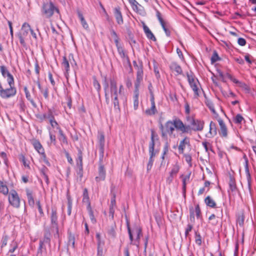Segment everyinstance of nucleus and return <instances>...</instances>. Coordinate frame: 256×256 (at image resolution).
I'll return each mask as SVG.
<instances>
[{
    "instance_id": "obj_1",
    "label": "nucleus",
    "mask_w": 256,
    "mask_h": 256,
    "mask_svg": "<svg viewBox=\"0 0 256 256\" xmlns=\"http://www.w3.org/2000/svg\"><path fill=\"white\" fill-rule=\"evenodd\" d=\"M184 124L178 118H175L172 121L169 120L167 121L164 124L162 122L160 124V129L161 131V136L164 138L167 139L168 136H172L175 128L178 130H180L183 133L186 132L184 129Z\"/></svg>"
},
{
    "instance_id": "obj_2",
    "label": "nucleus",
    "mask_w": 256,
    "mask_h": 256,
    "mask_svg": "<svg viewBox=\"0 0 256 256\" xmlns=\"http://www.w3.org/2000/svg\"><path fill=\"white\" fill-rule=\"evenodd\" d=\"M110 97L114 108L116 112H120V100L122 98V95L120 96L118 93L116 80L114 78H110Z\"/></svg>"
},
{
    "instance_id": "obj_3",
    "label": "nucleus",
    "mask_w": 256,
    "mask_h": 256,
    "mask_svg": "<svg viewBox=\"0 0 256 256\" xmlns=\"http://www.w3.org/2000/svg\"><path fill=\"white\" fill-rule=\"evenodd\" d=\"M55 12L58 14H60L58 8L52 0L43 2L41 7V14L44 18L50 19Z\"/></svg>"
},
{
    "instance_id": "obj_4",
    "label": "nucleus",
    "mask_w": 256,
    "mask_h": 256,
    "mask_svg": "<svg viewBox=\"0 0 256 256\" xmlns=\"http://www.w3.org/2000/svg\"><path fill=\"white\" fill-rule=\"evenodd\" d=\"M204 122L201 121L199 120L194 119V124L192 123L190 126V125H186L184 124V129L186 132H183V133H190L192 132V130L194 131H202L204 128Z\"/></svg>"
},
{
    "instance_id": "obj_5",
    "label": "nucleus",
    "mask_w": 256,
    "mask_h": 256,
    "mask_svg": "<svg viewBox=\"0 0 256 256\" xmlns=\"http://www.w3.org/2000/svg\"><path fill=\"white\" fill-rule=\"evenodd\" d=\"M8 200L9 204L14 208H18L20 207V200L16 191L11 190L8 194Z\"/></svg>"
},
{
    "instance_id": "obj_6",
    "label": "nucleus",
    "mask_w": 256,
    "mask_h": 256,
    "mask_svg": "<svg viewBox=\"0 0 256 256\" xmlns=\"http://www.w3.org/2000/svg\"><path fill=\"white\" fill-rule=\"evenodd\" d=\"M32 144L34 146V149L38 152L42 156L44 162L48 165L50 166V162H48L46 154L44 152V150L41 144L40 141L38 140H33L32 141Z\"/></svg>"
},
{
    "instance_id": "obj_7",
    "label": "nucleus",
    "mask_w": 256,
    "mask_h": 256,
    "mask_svg": "<svg viewBox=\"0 0 256 256\" xmlns=\"http://www.w3.org/2000/svg\"><path fill=\"white\" fill-rule=\"evenodd\" d=\"M30 30H31V28L30 24L26 22H24L22 26L21 32L18 34L20 44L23 46H26L24 38L28 35Z\"/></svg>"
},
{
    "instance_id": "obj_8",
    "label": "nucleus",
    "mask_w": 256,
    "mask_h": 256,
    "mask_svg": "<svg viewBox=\"0 0 256 256\" xmlns=\"http://www.w3.org/2000/svg\"><path fill=\"white\" fill-rule=\"evenodd\" d=\"M9 88L2 89L0 92V96L2 98H8L14 96L16 94V90L14 87V83L11 86H9Z\"/></svg>"
},
{
    "instance_id": "obj_9",
    "label": "nucleus",
    "mask_w": 256,
    "mask_h": 256,
    "mask_svg": "<svg viewBox=\"0 0 256 256\" xmlns=\"http://www.w3.org/2000/svg\"><path fill=\"white\" fill-rule=\"evenodd\" d=\"M98 176L95 178L96 181L99 182L104 180L106 176V171L103 164V158L101 159L100 156L98 162Z\"/></svg>"
},
{
    "instance_id": "obj_10",
    "label": "nucleus",
    "mask_w": 256,
    "mask_h": 256,
    "mask_svg": "<svg viewBox=\"0 0 256 256\" xmlns=\"http://www.w3.org/2000/svg\"><path fill=\"white\" fill-rule=\"evenodd\" d=\"M136 70V78L134 82V86H140L143 80L144 70L143 64L141 60L138 62V66L134 68Z\"/></svg>"
},
{
    "instance_id": "obj_11",
    "label": "nucleus",
    "mask_w": 256,
    "mask_h": 256,
    "mask_svg": "<svg viewBox=\"0 0 256 256\" xmlns=\"http://www.w3.org/2000/svg\"><path fill=\"white\" fill-rule=\"evenodd\" d=\"M0 71L4 78H6L8 83L9 86L14 84V78L13 76L10 73L8 68L5 66H0Z\"/></svg>"
},
{
    "instance_id": "obj_12",
    "label": "nucleus",
    "mask_w": 256,
    "mask_h": 256,
    "mask_svg": "<svg viewBox=\"0 0 256 256\" xmlns=\"http://www.w3.org/2000/svg\"><path fill=\"white\" fill-rule=\"evenodd\" d=\"M98 138L99 144L100 156L102 159L104 158V147L105 144V138L104 132H98Z\"/></svg>"
},
{
    "instance_id": "obj_13",
    "label": "nucleus",
    "mask_w": 256,
    "mask_h": 256,
    "mask_svg": "<svg viewBox=\"0 0 256 256\" xmlns=\"http://www.w3.org/2000/svg\"><path fill=\"white\" fill-rule=\"evenodd\" d=\"M194 212H196V217L198 219L202 218L201 210L198 204L196 205L194 210L192 206L190 208V220L192 222H194Z\"/></svg>"
},
{
    "instance_id": "obj_14",
    "label": "nucleus",
    "mask_w": 256,
    "mask_h": 256,
    "mask_svg": "<svg viewBox=\"0 0 256 256\" xmlns=\"http://www.w3.org/2000/svg\"><path fill=\"white\" fill-rule=\"evenodd\" d=\"M115 188L114 186H111L110 188V194L112 196V197L111 198L110 200V209H109V214L110 216H111L112 218H114V208L116 206V194L114 192Z\"/></svg>"
},
{
    "instance_id": "obj_15",
    "label": "nucleus",
    "mask_w": 256,
    "mask_h": 256,
    "mask_svg": "<svg viewBox=\"0 0 256 256\" xmlns=\"http://www.w3.org/2000/svg\"><path fill=\"white\" fill-rule=\"evenodd\" d=\"M50 221L51 224L53 226L54 228H56V234H54V236H58V216H57V212L56 210L54 208H52V214L50 216Z\"/></svg>"
},
{
    "instance_id": "obj_16",
    "label": "nucleus",
    "mask_w": 256,
    "mask_h": 256,
    "mask_svg": "<svg viewBox=\"0 0 256 256\" xmlns=\"http://www.w3.org/2000/svg\"><path fill=\"white\" fill-rule=\"evenodd\" d=\"M150 132L151 136L150 142L149 144L148 152L149 153H156V152L154 151L155 138L158 140V136L155 134V132L154 130H151Z\"/></svg>"
},
{
    "instance_id": "obj_17",
    "label": "nucleus",
    "mask_w": 256,
    "mask_h": 256,
    "mask_svg": "<svg viewBox=\"0 0 256 256\" xmlns=\"http://www.w3.org/2000/svg\"><path fill=\"white\" fill-rule=\"evenodd\" d=\"M218 122L220 126V130L219 131V134L224 138H226L228 136V128L227 127L223 121V120L220 118H217Z\"/></svg>"
},
{
    "instance_id": "obj_18",
    "label": "nucleus",
    "mask_w": 256,
    "mask_h": 256,
    "mask_svg": "<svg viewBox=\"0 0 256 256\" xmlns=\"http://www.w3.org/2000/svg\"><path fill=\"white\" fill-rule=\"evenodd\" d=\"M156 17L160 24L161 26H162L164 30V31L166 34L168 36H170V31L168 28L163 18H162V14L158 10H156Z\"/></svg>"
},
{
    "instance_id": "obj_19",
    "label": "nucleus",
    "mask_w": 256,
    "mask_h": 256,
    "mask_svg": "<svg viewBox=\"0 0 256 256\" xmlns=\"http://www.w3.org/2000/svg\"><path fill=\"white\" fill-rule=\"evenodd\" d=\"M114 14L116 19V21L118 24H122L124 23L122 14L120 12V8L119 6L116 7L114 10Z\"/></svg>"
},
{
    "instance_id": "obj_20",
    "label": "nucleus",
    "mask_w": 256,
    "mask_h": 256,
    "mask_svg": "<svg viewBox=\"0 0 256 256\" xmlns=\"http://www.w3.org/2000/svg\"><path fill=\"white\" fill-rule=\"evenodd\" d=\"M117 50H118V54H120V58L122 59L126 60L128 64V65L130 67V71H132V66L130 64V58H128V56L126 54V52H124V48L122 46L120 48H117Z\"/></svg>"
},
{
    "instance_id": "obj_21",
    "label": "nucleus",
    "mask_w": 256,
    "mask_h": 256,
    "mask_svg": "<svg viewBox=\"0 0 256 256\" xmlns=\"http://www.w3.org/2000/svg\"><path fill=\"white\" fill-rule=\"evenodd\" d=\"M139 87L134 86V107L135 110H137L138 106Z\"/></svg>"
},
{
    "instance_id": "obj_22",
    "label": "nucleus",
    "mask_w": 256,
    "mask_h": 256,
    "mask_svg": "<svg viewBox=\"0 0 256 256\" xmlns=\"http://www.w3.org/2000/svg\"><path fill=\"white\" fill-rule=\"evenodd\" d=\"M26 191L28 198V204L30 206L33 207L34 205L35 202L33 196L32 191L30 189H26Z\"/></svg>"
},
{
    "instance_id": "obj_23",
    "label": "nucleus",
    "mask_w": 256,
    "mask_h": 256,
    "mask_svg": "<svg viewBox=\"0 0 256 256\" xmlns=\"http://www.w3.org/2000/svg\"><path fill=\"white\" fill-rule=\"evenodd\" d=\"M245 168V172L246 174V180L248 182V185L249 188H250L252 186V178L250 176V172L248 162L246 160V164L244 166Z\"/></svg>"
},
{
    "instance_id": "obj_24",
    "label": "nucleus",
    "mask_w": 256,
    "mask_h": 256,
    "mask_svg": "<svg viewBox=\"0 0 256 256\" xmlns=\"http://www.w3.org/2000/svg\"><path fill=\"white\" fill-rule=\"evenodd\" d=\"M144 30L146 34V37L154 42L156 40V37L154 36L153 33L151 32L150 28L146 25L144 24L143 26Z\"/></svg>"
},
{
    "instance_id": "obj_25",
    "label": "nucleus",
    "mask_w": 256,
    "mask_h": 256,
    "mask_svg": "<svg viewBox=\"0 0 256 256\" xmlns=\"http://www.w3.org/2000/svg\"><path fill=\"white\" fill-rule=\"evenodd\" d=\"M229 178H230V180H229L228 184H229L230 190H228V192H230V190L232 192H236L237 189L236 182H235V179H234V177L232 175L230 176ZM229 194H230V193H229Z\"/></svg>"
},
{
    "instance_id": "obj_26",
    "label": "nucleus",
    "mask_w": 256,
    "mask_h": 256,
    "mask_svg": "<svg viewBox=\"0 0 256 256\" xmlns=\"http://www.w3.org/2000/svg\"><path fill=\"white\" fill-rule=\"evenodd\" d=\"M24 90L26 94V99L30 101L32 105L33 106L34 108H36L37 107V105L36 103L34 102V100L32 98V96L30 95V94L26 86H24Z\"/></svg>"
},
{
    "instance_id": "obj_27",
    "label": "nucleus",
    "mask_w": 256,
    "mask_h": 256,
    "mask_svg": "<svg viewBox=\"0 0 256 256\" xmlns=\"http://www.w3.org/2000/svg\"><path fill=\"white\" fill-rule=\"evenodd\" d=\"M171 70L176 72V75L181 74L182 73V69L180 65L176 62H172L170 66Z\"/></svg>"
},
{
    "instance_id": "obj_28",
    "label": "nucleus",
    "mask_w": 256,
    "mask_h": 256,
    "mask_svg": "<svg viewBox=\"0 0 256 256\" xmlns=\"http://www.w3.org/2000/svg\"><path fill=\"white\" fill-rule=\"evenodd\" d=\"M185 144H190V140L187 137H186L180 142V145L178 147L180 153H183L184 150L185 148Z\"/></svg>"
},
{
    "instance_id": "obj_29",
    "label": "nucleus",
    "mask_w": 256,
    "mask_h": 256,
    "mask_svg": "<svg viewBox=\"0 0 256 256\" xmlns=\"http://www.w3.org/2000/svg\"><path fill=\"white\" fill-rule=\"evenodd\" d=\"M62 67L64 68V70H66L65 75L66 76V74H68L70 70V68L68 60L66 56H64L62 57Z\"/></svg>"
},
{
    "instance_id": "obj_30",
    "label": "nucleus",
    "mask_w": 256,
    "mask_h": 256,
    "mask_svg": "<svg viewBox=\"0 0 256 256\" xmlns=\"http://www.w3.org/2000/svg\"><path fill=\"white\" fill-rule=\"evenodd\" d=\"M50 233L49 230L45 231L44 236V238L40 240V242H42L44 244H48L49 246L50 245Z\"/></svg>"
},
{
    "instance_id": "obj_31",
    "label": "nucleus",
    "mask_w": 256,
    "mask_h": 256,
    "mask_svg": "<svg viewBox=\"0 0 256 256\" xmlns=\"http://www.w3.org/2000/svg\"><path fill=\"white\" fill-rule=\"evenodd\" d=\"M77 14H78V18H80V20L81 24H82V27L84 29H86V30L88 29V25L87 24L86 20H85L82 12L80 10H78Z\"/></svg>"
},
{
    "instance_id": "obj_32",
    "label": "nucleus",
    "mask_w": 256,
    "mask_h": 256,
    "mask_svg": "<svg viewBox=\"0 0 256 256\" xmlns=\"http://www.w3.org/2000/svg\"><path fill=\"white\" fill-rule=\"evenodd\" d=\"M187 76L188 83L191 88L192 89L197 87V83H198V80H196L192 76L188 74H187Z\"/></svg>"
},
{
    "instance_id": "obj_33",
    "label": "nucleus",
    "mask_w": 256,
    "mask_h": 256,
    "mask_svg": "<svg viewBox=\"0 0 256 256\" xmlns=\"http://www.w3.org/2000/svg\"><path fill=\"white\" fill-rule=\"evenodd\" d=\"M103 85H104V93H105L104 96H105V98H106V102L108 104L110 102L109 98L108 96V94L107 93V90H108V82L107 81L106 76H105L104 78V79L103 80Z\"/></svg>"
},
{
    "instance_id": "obj_34",
    "label": "nucleus",
    "mask_w": 256,
    "mask_h": 256,
    "mask_svg": "<svg viewBox=\"0 0 256 256\" xmlns=\"http://www.w3.org/2000/svg\"><path fill=\"white\" fill-rule=\"evenodd\" d=\"M158 112L155 104H151V108L146 110L145 113L148 116H153Z\"/></svg>"
},
{
    "instance_id": "obj_35",
    "label": "nucleus",
    "mask_w": 256,
    "mask_h": 256,
    "mask_svg": "<svg viewBox=\"0 0 256 256\" xmlns=\"http://www.w3.org/2000/svg\"><path fill=\"white\" fill-rule=\"evenodd\" d=\"M82 196V202L86 203L87 206H90L88 190L86 188H84V190Z\"/></svg>"
},
{
    "instance_id": "obj_36",
    "label": "nucleus",
    "mask_w": 256,
    "mask_h": 256,
    "mask_svg": "<svg viewBox=\"0 0 256 256\" xmlns=\"http://www.w3.org/2000/svg\"><path fill=\"white\" fill-rule=\"evenodd\" d=\"M0 193L2 194L4 196L8 195V188L6 184L0 180Z\"/></svg>"
},
{
    "instance_id": "obj_37",
    "label": "nucleus",
    "mask_w": 256,
    "mask_h": 256,
    "mask_svg": "<svg viewBox=\"0 0 256 256\" xmlns=\"http://www.w3.org/2000/svg\"><path fill=\"white\" fill-rule=\"evenodd\" d=\"M206 105L209 108V109L211 110L213 114L215 115V117L218 118L219 117L218 114L216 112L214 106L213 102L210 100H207L206 102Z\"/></svg>"
},
{
    "instance_id": "obj_38",
    "label": "nucleus",
    "mask_w": 256,
    "mask_h": 256,
    "mask_svg": "<svg viewBox=\"0 0 256 256\" xmlns=\"http://www.w3.org/2000/svg\"><path fill=\"white\" fill-rule=\"evenodd\" d=\"M134 231L136 234V240L138 242L136 244V245L138 246L140 244V236H142V229L140 226H136L134 228Z\"/></svg>"
},
{
    "instance_id": "obj_39",
    "label": "nucleus",
    "mask_w": 256,
    "mask_h": 256,
    "mask_svg": "<svg viewBox=\"0 0 256 256\" xmlns=\"http://www.w3.org/2000/svg\"><path fill=\"white\" fill-rule=\"evenodd\" d=\"M204 202L207 206L214 208L216 206V203L210 196H208L204 199Z\"/></svg>"
},
{
    "instance_id": "obj_40",
    "label": "nucleus",
    "mask_w": 256,
    "mask_h": 256,
    "mask_svg": "<svg viewBox=\"0 0 256 256\" xmlns=\"http://www.w3.org/2000/svg\"><path fill=\"white\" fill-rule=\"evenodd\" d=\"M244 216L243 211L240 212L237 216L236 222L240 226H242L244 224Z\"/></svg>"
},
{
    "instance_id": "obj_41",
    "label": "nucleus",
    "mask_w": 256,
    "mask_h": 256,
    "mask_svg": "<svg viewBox=\"0 0 256 256\" xmlns=\"http://www.w3.org/2000/svg\"><path fill=\"white\" fill-rule=\"evenodd\" d=\"M156 153H149L150 158L148 160V162L147 164V171H150L152 166L153 162L154 161V158L156 156Z\"/></svg>"
},
{
    "instance_id": "obj_42",
    "label": "nucleus",
    "mask_w": 256,
    "mask_h": 256,
    "mask_svg": "<svg viewBox=\"0 0 256 256\" xmlns=\"http://www.w3.org/2000/svg\"><path fill=\"white\" fill-rule=\"evenodd\" d=\"M76 161V166H83L82 163V152L80 149L78 150V158Z\"/></svg>"
},
{
    "instance_id": "obj_43",
    "label": "nucleus",
    "mask_w": 256,
    "mask_h": 256,
    "mask_svg": "<svg viewBox=\"0 0 256 256\" xmlns=\"http://www.w3.org/2000/svg\"><path fill=\"white\" fill-rule=\"evenodd\" d=\"M86 209L88 211V213L90 218V220L92 224H96V220L94 218V212L92 210L91 206H87Z\"/></svg>"
},
{
    "instance_id": "obj_44",
    "label": "nucleus",
    "mask_w": 256,
    "mask_h": 256,
    "mask_svg": "<svg viewBox=\"0 0 256 256\" xmlns=\"http://www.w3.org/2000/svg\"><path fill=\"white\" fill-rule=\"evenodd\" d=\"M209 132L212 136H214L217 134V128L216 124L213 122L211 121L210 124V131Z\"/></svg>"
},
{
    "instance_id": "obj_45",
    "label": "nucleus",
    "mask_w": 256,
    "mask_h": 256,
    "mask_svg": "<svg viewBox=\"0 0 256 256\" xmlns=\"http://www.w3.org/2000/svg\"><path fill=\"white\" fill-rule=\"evenodd\" d=\"M191 173L190 172L188 175L182 178V192L183 194L185 196L186 192V181H188L190 178Z\"/></svg>"
},
{
    "instance_id": "obj_46",
    "label": "nucleus",
    "mask_w": 256,
    "mask_h": 256,
    "mask_svg": "<svg viewBox=\"0 0 256 256\" xmlns=\"http://www.w3.org/2000/svg\"><path fill=\"white\" fill-rule=\"evenodd\" d=\"M75 237L74 234H72L70 232H68V245L72 248H74Z\"/></svg>"
},
{
    "instance_id": "obj_47",
    "label": "nucleus",
    "mask_w": 256,
    "mask_h": 256,
    "mask_svg": "<svg viewBox=\"0 0 256 256\" xmlns=\"http://www.w3.org/2000/svg\"><path fill=\"white\" fill-rule=\"evenodd\" d=\"M116 228V225L115 224H112L108 230V234L112 238H115L116 236V232L115 229Z\"/></svg>"
},
{
    "instance_id": "obj_48",
    "label": "nucleus",
    "mask_w": 256,
    "mask_h": 256,
    "mask_svg": "<svg viewBox=\"0 0 256 256\" xmlns=\"http://www.w3.org/2000/svg\"><path fill=\"white\" fill-rule=\"evenodd\" d=\"M44 244L42 242H39V246L38 249L37 256H42L43 252H46V248L44 246Z\"/></svg>"
},
{
    "instance_id": "obj_49",
    "label": "nucleus",
    "mask_w": 256,
    "mask_h": 256,
    "mask_svg": "<svg viewBox=\"0 0 256 256\" xmlns=\"http://www.w3.org/2000/svg\"><path fill=\"white\" fill-rule=\"evenodd\" d=\"M242 120H244L240 114H237L233 120L236 124H241Z\"/></svg>"
},
{
    "instance_id": "obj_50",
    "label": "nucleus",
    "mask_w": 256,
    "mask_h": 256,
    "mask_svg": "<svg viewBox=\"0 0 256 256\" xmlns=\"http://www.w3.org/2000/svg\"><path fill=\"white\" fill-rule=\"evenodd\" d=\"M195 242L199 246L202 245V236L198 232H195Z\"/></svg>"
},
{
    "instance_id": "obj_51",
    "label": "nucleus",
    "mask_w": 256,
    "mask_h": 256,
    "mask_svg": "<svg viewBox=\"0 0 256 256\" xmlns=\"http://www.w3.org/2000/svg\"><path fill=\"white\" fill-rule=\"evenodd\" d=\"M210 60H211L212 64H214V62H216L217 61L220 60V58L219 57L218 52L216 50H214V52Z\"/></svg>"
},
{
    "instance_id": "obj_52",
    "label": "nucleus",
    "mask_w": 256,
    "mask_h": 256,
    "mask_svg": "<svg viewBox=\"0 0 256 256\" xmlns=\"http://www.w3.org/2000/svg\"><path fill=\"white\" fill-rule=\"evenodd\" d=\"M10 246L12 247V248L9 250L8 252L10 253H12L18 247V242L15 240H12L10 244Z\"/></svg>"
},
{
    "instance_id": "obj_53",
    "label": "nucleus",
    "mask_w": 256,
    "mask_h": 256,
    "mask_svg": "<svg viewBox=\"0 0 256 256\" xmlns=\"http://www.w3.org/2000/svg\"><path fill=\"white\" fill-rule=\"evenodd\" d=\"M128 2L130 4L132 9L134 11L138 10V6L139 4L136 1V0H128Z\"/></svg>"
},
{
    "instance_id": "obj_54",
    "label": "nucleus",
    "mask_w": 256,
    "mask_h": 256,
    "mask_svg": "<svg viewBox=\"0 0 256 256\" xmlns=\"http://www.w3.org/2000/svg\"><path fill=\"white\" fill-rule=\"evenodd\" d=\"M58 138L61 144L68 145V141L67 138L65 134L62 136H58Z\"/></svg>"
},
{
    "instance_id": "obj_55",
    "label": "nucleus",
    "mask_w": 256,
    "mask_h": 256,
    "mask_svg": "<svg viewBox=\"0 0 256 256\" xmlns=\"http://www.w3.org/2000/svg\"><path fill=\"white\" fill-rule=\"evenodd\" d=\"M180 170V166L178 164H176L174 165L170 172L172 175L176 176L178 172Z\"/></svg>"
},
{
    "instance_id": "obj_56",
    "label": "nucleus",
    "mask_w": 256,
    "mask_h": 256,
    "mask_svg": "<svg viewBox=\"0 0 256 256\" xmlns=\"http://www.w3.org/2000/svg\"><path fill=\"white\" fill-rule=\"evenodd\" d=\"M8 240V236L6 234H4L2 238V246L1 248L6 246Z\"/></svg>"
},
{
    "instance_id": "obj_57",
    "label": "nucleus",
    "mask_w": 256,
    "mask_h": 256,
    "mask_svg": "<svg viewBox=\"0 0 256 256\" xmlns=\"http://www.w3.org/2000/svg\"><path fill=\"white\" fill-rule=\"evenodd\" d=\"M96 236L97 240V246H104V242L102 240L100 234L96 233Z\"/></svg>"
},
{
    "instance_id": "obj_58",
    "label": "nucleus",
    "mask_w": 256,
    "mask_h": 256,
    "mask_svg": "<svg viewBox=\"0 0 256 256\" xmlns=\"http://www.w3.org/2000/svg\"><path fill=\"white\" fill-rule=\"evenodd\" d=\"M36 204L37 205V206H38V210L39 212V213L40 214V216H44V212H43V210H42V206L41 204H40V200H37L36 202Z\"/></svg>"
},
{
    "instance_id": "obj_59",
    "label": "nucleus",
    "mask_w": 256,
    "mask_h": 256,
    "mask_svg": "<svg viewBox=\"0 0 256 256\" xmlns=\"http://www.w3.org/2000/svg\"><path fill=\"white\" fill-rule=\"evenodd\" d=\"M46 116H47V118H48L49 120V122H50V120H54L55 119L54 116L53 114V112L50 108L48 109V114H46Z\"/></svg>"
},
{
    "instance_id": "obj_60",
    "label": "nucleus",
    "mask_w": 256,
    "mask_h": 256,
    "mask_svg": "<svg viewBox=\"0 0 256 256\" xmlns=\"http://www.w3.org/2000/svg\"><path fill=\"white\" fill-rule=\"evenodd\" d=\"M93 84L95 88L98 90V92H99L100 90V85L98 82L96 80V78L94 79L93 81Z\"/></svg>"
},
{
    "instance_id": "obj_61",
    "label": "nucleus",
    "mask_w": 256,
    "mask_h": 256,
    "mask_svg": "<svg viewBox=\"0 0 256 256\" xmlns=\"http://www.w3.org/2000/svg\"><path fill=\"white\" fill-rule=\"evenodd\" d=\"M40 92L43 94L44 96L46 99H48V87H46L44 88H43Z\"/></svg>"
},
{
    "instance_id": "obj_62",
    "label": "nucleus",
    "mask_w": 256,
    "mask_h": 256,
    "mask_svg": "<svg viewBox=\"0 0 256 256\" xmlns=\"http://www.w3.org/2000/svg\"><path fill=\"white\" fill-rule=\"evenodd\" d=\"M103 246H97L98 256H103Z\"/></svg>"
},
{
    "instance_id": "obj_63",
    "label": "nucleus",
    "mask_w": 256,
    "mask_h": 256,
    "mask_svg": "<svg viewBox=\"0 0 256 256\" xmlns=\"http://www.w3.org/2000/svg\"><path fill=\"white\" fill-rule=\"evenodd\" d=\"M176 176L174 175H172L170 172L169 174V176L166 178V182L168 184H170L172 182L174 178Z\"/></svg>"
},
{
    "instance_id": "obj_64",
    "label": "nucleus",
    "mask_w": 256,
    "mask_h": 256,
    "mask_svg": "<svg viewBox=\"0 0 256 256\" xmlns=\"http://www.w3.org/2000/svg\"><path fill=\"white\" fill-rule=\"evenodd\" d=\"M184 158L186 161L189 164L190 166H192V156L189 154H184Z\"/></svg>"
}]
</instances>
